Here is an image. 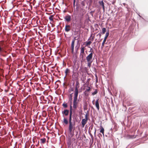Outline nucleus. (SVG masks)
<instances>
[{
	"label": "nucleus",
	"instance_id": "15",
	"mask_svg": "<svg viewBox=\"0 0 148 148\" xmlns=\"http://www.w3.org/2000/svg\"><path fill=\"white\" fill-rule=\"evenodd\" d=\"M98 3H99V5L100 6H101L102 8L103 7H104L105 6L104 5V4L103 2V1H99Z\"/></svg>",
	"mask_w": 148,
	"mask_h": 148
},
{
	"label": "nucleus",
	"instance_id": "55",
	"mask_svg": "<svg viewBox=\"0 0 148 148\" xmlns=\"http://www.w3.org/2000/svg\"><path fill=\"white\" fill-rule=\"evenodd\" d=\"M73 15H74V13H73Z\"/></svg>",
	"mask_w": 148,
	"mask_h": 148
},
{
	"label": "nucleus",
	"instance_id": "2",
	"mask_svg": "<svg viewBox=\"0 0 148 148\" xmlns=\"http://www.w3.org/2000/svg\"><path fill=\"white\" fill-rule=\"evenodd\" d=\"M4 45V44L3 43H1V45H0V54L3 57H5L6 55L4 53H6L7 52L6 51H5L2 47V46L3 45Z\"/></svg>",
	"mask_w": 148,
	"mask_h": 148
},
{
	"label": "nucleus",
	"instance_id": "44",
	"mask_svg": "<svg viewBox=\"0 0 148 148\" xmlns=\"http://www.w3.org/2000/svg\"><path fill=\"white\" fill-rule=\"evenodd\" d=\"M96 128H95V131L94 132V135H95L96 134Z\"/></svg>",
	"mask_w": 148,
	"mask_h": 148
},
{
	"label": "nucleus",
	"instance_id": "16",
	"mask_svg": "<svg viewBox=\"0 0 148 148\" xmlns=\"http://www.w3.org/2000/svg\"><path fill=\"white\" fill-rule=\"evenodd\" d=\"M72 94L73 93H71V94H70L69 95V101L70 102V103H72Z\"/></svg>",
	"mask_w": 148,
	"mask_h": 148
},
{
	"label": "nucleus",
	"instance_id": "43",
	"mask_svg": "<svg viewBox=\"0 0 148 148\" xmlns=\"http://www.w3.org/2000/svg\"><path fill=\"white\" fill-rule=\"evenodd\" d=\"M115 2V1H112V4L113 5H114Z\"/></svg>",
	"mask_w": 148,
	"mask_h": 148
},
{
	"label": "nucleus",
	"instance_id": "22",
	"mask_svg": "<svg viewBox=\"0 0 148 148\" xmlns=\"http://www.w3.org/2000/svg\"><path fill=\"white\" fill-rule=\"evenodd\" d=\"M68 145V147H70L71 146V142L70 140H68V142L67 143Z\"/></svg>",
	"mask_w": 148,
	"mask_h": 148
},
{
	"label": "nucleus",
	"instance_id": "54",
	"mask_svg": "<svg viewBox=\"0 0 148 148\" xmlns=\"http://www.w3.org/2000/svg\"><path fill=\"white\" fill-rule=\"evenodd\" d=\"M93 38H92V40Z\"/></svg>",
	"mask_w": 148,
	"mask_h": 148
},
{
	"label": "nucleus",
	"instance_id": "31",
	"mask_svg": "<svg viewBox=\"0 0 148 148\" xmlns=\"http://www.w3.org/2000/svg\"><path fill=\"white\" fill-rule=\"evenodd\" d=\"M129 138H134L136 136L134 135H129Z\"/></svg>",
	"mask_w": 148,
	"mask_h": 148
},
{
	"label": "nucleus",
	"instance_id": "8",
	"mask_svg": "<svg viewBox=\"0 0 148 148\" xmlns=\"http://www.w3.org/2000/svg\"><path fill=\"white\" fill-rule=\"evenodd\" d=\"M75 40V38L72 41L71 44V51L72 53L74 52V43Z\"/></svg>",
	"mask_w": 148,
	"mask_h": 148
},
{
	"label": "nucleus",
	"instance_id": "3",
	"mask_svg": "<svg viewBox=\"0 0 148 148\" xmlns=\"http://www.w3.org/2000/svg\"><path fill=\"white\" fill-rule=\"evenodd\" d=\"M78 101L79 100H77V98H74L73 107L75 109L77 107Z\"/></svg>",
	"mask_w": 148,
	"mask_h": 148
},
{
	"label": "nucleus",
	"instance_id": "47",
	"mask_svg": "<svg viewBox=\"0 0 148 148\" xmlns=\"http://www.w3.org/2000/svg\"><path fill=\"white\" fill-rule=\"evenodd\" d=\"M103 9L104 12L105 11V6L102 8Z\"/></svg>",
	"mask_w": 148,
	"mask_h": 148
},
{
	"label": "nucleus",
	"instance_id": "4",
	"mask_svg": "<svg viewBox=\"0 0 148 148\" xmlns=\"http://www.w3.org/2000/svg\"><path fill=\"white\" fill-rule=\"evenodd\" d=\"M109 35V31H108L106 33L105 36V37L104 38L103 40V42H102V43L101 46V48H103V47L104 46L105 43V42L106 41L107 38L108 37V36Z\"/></svg>",
	"mask_w": 148,
	"mask_h": 148
},
{
	"label": "nucleus",
	"instance_id": "11",
	"mask_svg": "<svg viewBox=\"0 0 148 148\" xmlns=\"http://www.w3.org/2000/svg\"><path fill=\"white\" fill-rule=\"evenodd\" d=\"M99 99H96L95 102V105L96 108L98 110H99Z\"/></svg>",
	"mask_w": 148,
	"mask_h": 148
},
{
	"label": "nucleus",
	"instance_id": "25",
	"mask_svg": "<svg viewBox=\"0 0 148 148\" xmlns=\"http://www.w3.org/2000/svg\"><path fill=\"white\" fill-rule=\"evenodd\" d=\"M7 60L8 62L11 61H12V59L11 58V56H9L8 58H7Z\"/></svg>",
	"mask_w": 148,
	"mask_h": 148
},
{
	"label": "nucleus",
	"instance_id": "17",
	"mask_svg": "<svg viewBox=\"0 0 148 148\" xmlns=\"http://www.w3.org/2000/svg\"><path fill=\"white\" fill-rule=\"evenodd\" d=\"M68 121L66 118H64L63 119V123L65 124L66 125H67L68 124Z\"/></svg>",
	"mask_w": 148,
	"mask_h": 148
},
{
	"label": "nucleus",
	"instance_id": "56",
	"mask_svg": "<svg viewBox=\"0 0 148 148\" xmlns=\"http://www.w3.org/2000/svg\"><path fill=\"white\" fill-rule=\"evenodd\" d=\"M89 39H89H89H88V40H89Z\"/></svg>",
	"mask_w": 148,
	"mask_h": 148
},
{
	"label": "nucleus",
	"instance_id": "27",
	"mask_svg": "<svg viewBox=\"0 0 148 148\" xmlns=\"http://www.w3.org/2000/svg\"><path fill=\"white\" fill-rule=\"evenodd\" d=\"M62 106L65 108H66L68 106L67 103H63Z\"/></svg>",
	"mask_w": 148,
	"mask_h": 148
},
{
	"label": "nucleus",
	"instance_id": "37",
	"mask_svg": "<svg viewBox=\"0 0 148 148\" xmlns=\"http://www.w3.org/2000/svg\"><path fill=\"white\" fill-rule=\"evenodd\" d=\"M94 12V11H91L90 12V14L92 16H93V13Z\"/></svg>",
	"mask_w": 148,
	"mask_h": 148
},
{
	"label": "nucleus",
	"instance_id": "36",
	"mask_svg": "<svg viewBox=\"0 0 148 148\" xmlns=\"http://www.w3.org/2000/svg\"><path fill=\"white\" fill-rule=\"evenodd\" d=\"M99 36V39L101 38V34H100V33L98 34H97V35L96 36Z\"/></svg>",
	"mask_w": 148,
	"mask_h": 148
},
{
	"label": "nucleus",
	"instance_id": "35",
	"mask_svg": "<svg viewBox=\"0 0 148 148\" xmlns=\"http://www.w3.org/2000/svg\"><path fill=\"white\" fill-rule=\"evenodd\" d=\"M72 111H70L69 116L72 117Z\"/></svg>",
	"mask_w": 148,
	"mask_h": 148
},
{
	"label": "nucleus",
	"instance_id": "23",
	"mask_svg": "<svg viewBox=\"0 0 148 148\" xmlns=\"http://www.w3.org/2000/svg\"><path fill=\"white\" fill-rule=\"evenodd\" d=\"M97 92H98V91H97V89H95V91L92 93V95L93 96V95L96 94Z\"/></svg>",
	"mask_w": 148,
	"mask_h": 148
},
{
	"label": "nucleus",
	"instance_id": "24",
	"mask_svg": "<svg viewBox=\"0 0 148 148\" xmlns=\"http://www.w3.org/2000/svg\"><path fill=\"white\" fill-rule=\"evenodd\" d=\"M81 13L82 15H84L86 12L85 10H84L83 8L81 9Z\"/></svg>",
	"mask_w": 148,
	"mask_h": 148
},
{
	"label": "nucleus",
	"instance_id": "51",
	"mask_svg": "<svg viewBox=\"0 0 148 148\" xmlns=\"http://www.w3.org/2000/svg\"><path fill=\"white\" fill-rule=\"evenodd\" d=\"M90 135H91V137H92V134Z\"/></svg>",
	"mask_w": 148,
	"mask_h": 148
},
{
	"label": "nucleus",
	"instance_id": "19",
	"mask_svg": "<svg viewBox=\"0 0 148 148\" xmlns=\"http://www.w3.org/2000/svg\"><path fill=\"white\" fill-rule=\"evenodd\" d=\"M104 129L103 128V127L101 126V130L100 132L102 134L103 136H104Z\"/></svg>",
	"mask_w": 148,
	"mask_h": 148
},
{
	"label": "nucleus",
	"instance_id": "49",
	"mask_svg": "<svg viewBox=\"0 0 148 148\" xmlns=\"http://www.w3.org/2000/svg\"><path fill=\"white\" fill-rule=\"evenodd\" d=\"M12 56L13 57H14V55H13V53H12Z\"/></svg>",
	"mask_w": 148,
	"mask_h": 148
},
{
	"label": "nucleus",
	"instance_id": "39",
	"mask_svg": "<svg viewBox=\"0 0 148 148\" xmlns=\"http://www.w3.org/2000/svg\"><path fill=\"white\" fill-rule=\"evenodd\" d=\"M71 105H72V103H71L70 111H71V110L72 111V107Z\"/></svg>",
	"mask_w": 148,
	"mask_h": 148
},
{
	"label": "nucleus",
	"instance_id": "5",
	"mask_svg": "<svg viewBox=\"0 0 148 148\" xmlns=\"http://www.w3.org/2000/svg\"><path fill=\"white\" fill-rule=\"evenodd\" d=\"M93 54L92 53H90L86 57V59L87 62L91 61L92 58Z\"/></svg>",
	"mask_w": 148,
	"mask_h": 148
},
{
	"label": "nucleus",
	"instance_id": "45",
	"mask_svg": "<svg viewBox=\"0 0 148 148\" xmlns=\"http://www.w3.org/2000/svg\"><path fill=\"white\" fill-rule=\"evenodd\" d=\"M123 4L124 6H125L126 5H127V4H126L125 3H123Z\"/></svg>",
	"mask_w": 148,
	"mask_h": 148
},
{
	"label": "nucleus",
	"instance_id": "13",
	"mask_svg": "<svg viewBox=\"0 0 148 148\" xmlns=\"http://www.w3.org/2000/svg\"><path fill=\"white\" fill-rule=\"evenodd\" d=\"M87 121L86 120L84 119H82V121H81V123L83 127H84V125L86 123Z\"/></svg>",
	"mask_w": 148,
	"mask_h": 148
},
{
	"label": "nucleus",
	"instance_id": "18",
	"mask_svg": "<svg viewBox=\"0 0 148 148\" xmlns=\"http://www.w3.org/2000/svg\"><path fill=\"white\" fill-rule=\"evenodd\" d=\"M46 139L45 138H42L40 139V143H45Z\"/></svg>",
	"mask_w": 148,
	"mask_h": 148
},
{
	"label": "nucleus",
	"instance_id": "9",
	"mask_svg": "<svg viewBox=\"0 0 148 148\" xmlns=\"http://www.w3.org/2000/svg\"><path fill=\"white\" fill-rule=\"evenodd\" d=\"M84 54H80L79 56V59L81 62L82 63L85 60V58L84 57Z\"/></svg>",
	"mask_w": 148,
	"mask_h": 148
},
{
	"label": "nucleus",
	"instance_id": "38",
	"mask_svg": "<svg viewBox=\"0 0 148 148\" xmlns=\"http://www.w3.org/2000/svg\"><path fill=\"white\" fill-rule=\"evenodd\" d=\"M79 84V82H78V81H76V84H75V87H77V86Z\"/></svg>",
	"mask_w": 148,
	"mask_h": 148
},
{
	"label": "nucleus",
	"instance_id": "41",
	"mask_svg": "<svg viewBox=\"0 0 148 148\" xmlns=\"http://www.w3.org/2000/svg\"><path fill=\"white\" fill-rule=\"evenodd\" d=\"M75 0H74L73 2V5L74 7L75 6Z\"/></svg>",
	"mask_w": 148,
	"mask_h": 148
},
{
	"label": "nucleus",
	"instance_id": "28",
	"mask_svg": "<svg viewBox=\"0 0 148 148\" xmlns=\"http://www.w3.org/2000/svg\"><path fill=\"white\" fill-rule=\"evenodd\" d=\"M86 46H88V45H90L91 44V42L90 41H86Z\"/></svg>",
	"mask_w": 148,
	"mask_h": 148
},
{
	"label": "nucleus",
	"instance_id": "26",
	"mask_svg": "<svg viewBox=\"0 0 148 148\" xmlns=\"http://www.w3.org/2000/svg\"><path fill=\"white\" fill-rule=\"evenodd\" d=\"M69 69H68V68H66L65 70V73L66 74V75L67 73L69 72Z\"/></svg>",
	"mask_w": 148,
	"mask_h": 148
},
{
	"label": "nucleus",
	"instance_id": "1",
	"mask_svg": "<svg viewBox=\"0 0 148 148\" xmlns=\"http://www.w3.org/2000/svg\"><path fill=\"white\" fill-rule=\"evenodd\" d=\"M69 124L68 131L71 137H72L74 135V132L75 129V122H73V123H69Z\"/></svg>",
	"mask_w": 148,
	"mask_h": 148
},
{
	"label": "nucleus",
	"instance_id": "33",
	"mask_svg": "<svg viewBox=\"0 0 148 148\" xmlns=\"http://www.w3.org/2000/svg\"><path fill=\"white\" fill-rule=\"evenodd\" d=\"M84 93L85 96H88L89 95V94L87 93V92H86L85 91L84 92Z\"/></svg>",
	"mask_w": 148,
	"mask_h": 148
},
{
	"label": "nucleus",
	"instance_id": "46",
	"mask_svg": "<svg viewBox=\"0 0 148 148\" xmlns=\"http://www.w3.org/2000/svg\"><path fill=\"white\" fill-rule=\"evenodd\" d=\"M82 67L81 66V67H80V68L79 69V70L80 71H81V70H82Z\"/></svg>",
	"mask_w": 148,
	"mask_h": 148
},
{
	"label": "nucleus",
	"instance_id": "32",
	"mask_svg": "<svg viewBox=\"0 0 148 148\" xmlns=\"http://www.w3.org/2000/svg\"><path fill=\"white\" fill-rule=\"evenodd\" d=\"M88 88L86 89L85 90V91L87 92H89V91L91 89V88L90 87H88Z\"/></svg>",
	"mask_w": 148,
	"mask_h": 148
},
{
	"label": "nucleus",
	"instance_id": "10",
	"mask_svg": "<svg viewBox=\"0 0 148 148\" xmlns=\"http://www.w3.org/2000/svg\"><path fill=\"white\" fill-rule=\"evenodd\" d=\"M64 18L65 20V21L66 22H69L71 20V16L69 15H68L64 17Z\"/></svg>",
	"mask_w": 148,
	"mask_h": 148
},
{
	"label": "nucleus",
	"instance_id": "6",
	"mask_svg": "<svg viewBox=\"0 0 148 148\" xmlns=\"http://www.w3.org/2000/svg\"><path fill=\"white\" fill-rule=\"evenodd\" d=\"M75 92L74 94V98H77V97L78 94V90L77 87H75Z\"/></svg>",
	"mask_w": 148,
	"mask_h": 148
},
{
	"label": "nucleus",
	"instance_id": "14",
	"mask_svg": "<svg viewBox=\"0 0 148 148\" xmlns=\"http://www.w3.org/2000/svg\"><path fill=\"white\" fill-rule=\"evenodd\" d=\"M84 54V47L83 46H81V48L80 54Z\"/></svg>",
	"mask_w": 148,
	"mask_h": 148
},
{
	"label": "nucleus",
	"instance_id": "50",
	"mask_svg": "<svg viewBox=\"0 0 148 148\" xmlns=\"http://www.w3.org/2000/svg\"><path fill=\"white\" fill-rule=\"evenodd\" d=\"M92 50V48H91L90 49V51H91V50Z\"/></svg>",
	"mask_w": 148,
	"mask_h": 148
},
{
	"label": "nucleus",
	"instance_id": "12",
	"mask_svg": "<svg viewBox=\"0 0 148 148\" xmlns=\"http://www.w3.org/2000/svg\"><path fill=\"white\" fill-rule=\"evenodd\" d=\"M65 31L66 32H68L70 30V26L69 25H66L65 26Z\"/></svg>",
	"mask_w": 148,
	"mask_h": 148
},
{
	"label": "nucleus",
	"instance_id": "21",
	"mask_svg": "<svg viewBox=\"0 0 148 148\" xmlns=\"http://www.w3.org/2000/svg\"><path fill=\"white\" fill-rule=\"evenodd\" d=\"M88 111L87 112V113H86L85 116V119H85L87 121H88Z\"/></svg>",
	"mask_w": 148,
	"mask_h": 148
},
{
	"label": "nucleus",
	"instance_id": "52",
	"mask_svg": "<svg viewBox=\"0 0 148 148\" xmlns=\"http://www.w3.org/2000/svg\"><path fill=\"white\" fill-rule=\"evenodd\" d=\"M64 12H65V10H64Z\"/></svg>",
	"mask_w": 148,
	"mask_h": 148
},
{
	"label": "nucleus",
	"instance_id": "20",
	"mask_svg": "<svg viewBox=\"0 0 148 148\" xmlns=\"http://www.w3.org/2000/svg\"><path fill=\"white\" fill-rule=\"evenodd\" d=\"M106 31V29L105 28H103L102 29V32L101 33L102 34H104L105 33Z\"/></svg>",
	"mask_w": 148,
	"mask_h": 148
},
{
	"label": "nucleus",
	"instance_id": "42",
	"mask_svg": "<svg viewBox=\"0 0 148 148\" xmlns=\"http://www.w3.org/2000/svg\"><path fill=\"white\" fill-rule=\"evenodd\" d=\"M71 69H72L73 71V73H74V67H72L71 68Z\"/></svg>",
	"mask_w": 148,
	"mask_h": 148
},
{
	"label": "nucleus",
	"instance_id": "40",
	"mask_svg": "<svg viewBox=\"0 0 148 148\" xmlns=\"http://www.w3.org/2000/svg\"><path fill=\"white\" fill-rule=\"evenodd\" d=\"M95 76L96 78V81L97 82L98 81V77L96 74L95 75Z\"/></svg>",
	"mask_w": 148,
	"mask_h": 148
},
{
	"label": "nucleus",
	"instance_id": "29",
	"mask_svg": "<svg viewBox=\"0 0 148 148\" xmlns=\"http://www.w3.org/2000/svg\"><path fill=\"white\" fill-rule=\"evenodd\" d=\"M92 61H90L89 62H88V66L89 67H90L91 66V63Z\"/></svg>",
	"mask_w": 148,
	"mask_h": 148
},
{
	"label": "nucleus",
	"instance_id": "53",
	"mask_svg": "<svg viewBox=\"0 0 148 148\" xmlns=\"http://www.w3.org/2000/svg\"><path fill=\"white\" fill-rule=\"evenodd\" d=\"M82 5H84V3L82 4Z\"/></svg>",
	"mask_w": 148,
	"mask_h": 148
},
{
	"label": "nucleus",
	"instance_id": "7",
	"mask_svg": "<svg viewBox=\"0 0 148 148\" xmlns=\"http://www.w3.org/2000/svg\"><path fill=\"white\" fill-rule=\"evenodd\" d=\"M69 113V110L67 109H64L63 111H62V114L63 115V116L64 115L65 116H67L68 115Z\"/></svg>",
	"mask_w": 148,
	"mask_h": 148
},
{
	"label": "nucleus",
	"instance_id": "30",
	"mask_svg": "<svg viewBox=\"0 0 148 148\" xmlns=\"http://www.w3.org/2000/svg\"><path fill=\"white\" fill-rule=\"evenodd\" d=\"M72 117L69 116V123H73V122H72Z\"/></svg>",
	"mask_w": 148,
	"mask_h": 148
},
{
	"label": "nucleus",
	"instance_id": "34",
	"mask_svg": "<svg viewBox=\"0 0 148 148\" xmlns=\"http://www.w3.org/2000/svg\"><path fill=\"white\" fill-rule=\"evenodd\" d=\"M49 19L50 21H53V15L50 16L49 18Z\"/></svg>",
	"mask_w": 148,
	"mask_h": 148
},
{
	"label": "nucleus",
	"instance_id": "48",
	"mask_svg": "<svg viewBox=\"0 0 148 148\" xmlns=\"http://www.w3.org/2000/svg\"><path fill=\"white\" fill-rule=\"evenodd\" d=\"M71 90L72 91H73V88H71Z\"/></svg>",
	"mask_w": 148,
	"mask_h": 148
}]
</instances>
